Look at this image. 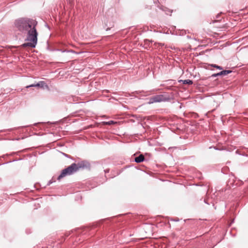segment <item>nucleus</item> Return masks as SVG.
Returning a JSON list of instances; mask_svg holds the SVG:
<instances>
[{"mask_svg":"<svg viewBox=\"0 0 248 248\" xmlns=\"http://www.w3.org/2000/svg\"><path fill=\"white\" fill-rule=\"evenodd\" d=\"M30 87H39L41 88H48V85L46 84V83L44 81H41L36 84H32L30 85L26 86L27 88Z\"/></svg>","mask_w":248,"mask_h":248,"instance_id":"nucleus-7","label":"nucleus"},{"mask_svg":"<svg viewBox=\"0 0 248 248\" xmlns=\"http://www.w3.org/2000/svg\"><path fill=\"white\" fill-rule=\"evenodd\" d=\"M186 37H187L188 39H191V37L190 36H189V35H187V36H186Z\"/></svg>","mask_w":248,"mask_h":248,"instance_id":"nucleus-20","label":"nucleus"},{"mask_svg":"<svg viewBox=\"0 0 248 248\" xmlns=\"http://www.w3.org/2000/svg\"><path fill=\"white\" fill-rule=\"evenodd\" d=\"M160 5H162L159 1L154 2V4L151 6H147L146 8L153 9L155 11V13H150V16L152 18H155L158 15H160L162 12L158 7Z\"/></svg>","mask_w":248,"mask_h":248,"instance_id":"nucleus-4","label":"nucleus"},{"mask_svg":"<svg viewBox=\"0 0 248 248\" xmlns=\"http://www.w3.org/2000/svg\"><path fill=\"white\" fill-rule=\"evenodd\" d=\"M145 160L144 156L143 155H140L139 156L135 158V161L136 163H141Z\"/></svg>","mask_w":248,"mask_h":248,"instance_id":"nucleus-9","label":"nucleus"},{"mask_svg":"<svg viewBox=\"0 0 248 248\" xmlns=\"http://www.w3.org/2000/svg\"><path fill=\"white\" fill-rule=\"evenodd\" d=\"M158 8L160 10H161L163 12H164L165 14L167 15L171 16V13L173 11L172 10L169 9V8L164 6L163 5H160Z\"/></svg>","mask_w":248,"mask_h":248,"instance_id":"nucleus-8","label":"nucleus"},{"mask_svg":"<svg viewBox=\"0 0 248 248\" xmlns=\"http://www.w3.org/2000/svg\"><path fill=\"white\" fill-rule=\"evenodd\" d=\"M209 65L212 67L216 68L217 69L220 70H223V67L222 66H219L215 64H209Z\"/></svg>","mask_w":248,"mask_h":248,"instance_id":"nucleus-12","label":"nucleus"},{"mask_svg":"<svg viewBox=\"0 0 248 248\" xmlns=\"http://www.w3.org/2000/svg\"><path fill=\"white\" fill-rule=\"evenodd\" d=\"M37 24L35 20L28 17H21L15 20L14 25L16 29L22 34H26L25 41H30L23 44L21 47H35L38 34L36 29Z\"/></svg>","mask_w":248,"mask_h":248,"instance_id":"nucleus-1","label":"nucleus"},{"mask_svg":"<svg viewBox=\"0 0 248 248\" xmlns=\"http://www.w3.org/2000/svg\"><path fill=\"white\" fill-rule=\"evenodd\" d=\"M105 124H107V125H110L111 124H113L115 123L114 121H109L108 122H103Z\"/></svg>","mask_w":248,"mask_h":248,"instance_id":"nucleus-14","label":"nucleus"},{"mask_svg":"<svg viewBox=\"0 0 248 248\" xmlns=\"http://www.w3.org/2000/svg\"><path fill=\"white\" fill-rule=\"evenodd\" d=\"M179 82H182L184 84L191 85L193 84V81L190 79L180 80Z\"/></svg>","mask_w":248,"mask_h":248,"instance_id":"nucleus-11","label":"nucleus"},{"mask_svg":"<svg viewBox=\"0 0 248 248\" xmlns=\"http://www.w3.org/2000/svg\"><path fill=\"white\" fill-rule=\"evenodd\" d=\"M204 202H205V203H207V204H209V203H208L207 202H206L205 200H204Z\"/></svg>","mask_w":248,"mask_h":248,"instance_id":"nucleus-22","label":"nucleus"},{"mask_svg":"<svg viewBox=\"0 0 248 248\" xmlns=\"http://www.w3.org/2000/svg\"><path fill=\"white\" fill-rule=\"evenodd\" d=\"M104 172L105 173H108L109 172V170H104Z\"/></svg>","mask_w":248,"mask_h":248,"instance_id":"nucleus-19","label":"nucleus"},{"mask_svg":"<svg viewBox=\"0 0 248 248\" xmlns=\"http://www.w3.org/2000/svg\"><path fill=\"white\" fill-rule=\"evenodd\" d=\"M1 131H2V130H0V132H1Z\"/></svg>","mask_w":248,"mask_h":248,"instance_id":"nucleus-25","label":"nucleus"},{"mask_svg":"<svg viewBox=\"0 0 248 248\" xmlns=\"http://www.w3.org/2000/svg\"><path fill=\"white\" fill-rule=\"evenodd\" d=\"M159 44H160V45H161V46H163V45H164V44H161V43H160Z\"/></svg>","mask_w":248,"mask_h":248,"instance_id":"nucleus-23","label":"nucleus"},{"mask_svg":"<svg viewBox=\"0 0 248 248\" xmlns=\"http://www.w3.org/2000/svg\"><path fill=\"white\" fill-rule=\"evenodd\" d=\"M170 220L177 222L179 221V219L177 217H176L175 218H171Z\"/></svg>","mask_w":248,"mask_h":248,"instance_id":"nucleus-16","label":"nucleus"},{"mask_svg":"<svg viewBox=\"0 0 248 248\" xmlns=\"http://www.w3.org/2000/svg\"><path fill=\"white\" fill-rule=\"evenodd\" d=\"M175 81L174 80L170 79L164 81L161 86L165 87L168 90H173V85L175 84Z\"/></svg>","mask_w":248,"mask_h":248,"instance_id":"nucleus-5","label":"nucleus"},{"mask_svg":"<svg viewBox=\"0 0 248 248\" xmlns=\"http://www.w3.org/2000/svg\"><path fill=\"white\" fill-rule=\"evenodd\" d=\"M110 27H108L106 29V31H108L111 28H112V27H113V24H110L109 25Z\"/></svg>","mask_w":248,"mask_h":248,"instance_id":"nucleus-17","label":"nucleus"},{"mask_svg":"<svg viewBox=\"0 0 248 248\" xmlns=\"http://www.w3.org/2000/svg\"><path fill=\"white\" fill-rule=\"evenodd\" d=\"M55 182V180H54L53 179V178H52L51 180H50L47 184V186H50L51 184H52L53 183Z\"/></svg>","mask_w":248,"mask_h":248,"instance_id":"nucleus-15","label":"nucleus"},{"mask_svg":"<svg viewBox=\"0 0 248 248\" xmlns=\"http://www.w3.org/2000/svg\"><path fill=\"white\" fill-rule=\"evenodd\" d=\"M40 123H35V124H34V125H37L38 124H40Z\"/></svg>","mask_w":248,"mask_h":248,"instance_id":"nucleus-21","label":"nucleus"},{"mask_svg":"<svg viewBox=\"0 0 248 248\" xmlns=\"http://www.w3.org/2000/svg\"><path fill=\"white\" fill-rule=\"evenodd\" d=\"M62 154L64 156H65V157H66L67 158H72L69 155H68L65 153H62Z\"/></svg>","mask_w":248,"mask_h":248,"instance_id":"nucleus-18","label":"nucleus"},{"mask_svg":"<svg viewBox=\"0 0 248 248\" xmlns=\"http://www.w3.org/2000/svg\"><path fill=\"white\" fill-rule=\"evenodd\" d=\"M214 148L215 150H217V148L216 147H214Z\"/></svg>","mask_w":248,"mask_h":248,"instance_id":"nucleus-24","label":"nucleus"},{"mask_svg":"<svg viewBox=\"0 0 248 248\" xmlns=\"http://www.w3.org/2000/svg\"><path fill=\"white\" fill-rule=\"evenodd\" d=\"M157 102H170L174 99V94L172 93L164 92L162 94L155 95Z\"/></svg>","mask_w":248,"mask_h":248,"instance_id":"nucleus-3","label":"nucleus"},{"mask_svg":"<svg viewBox=\"0 0 248 248\" xmlns=\"http://www.w3.org/2000/svg\"><path fill=\"white\" fill-rule=\"evenodd\" d=\"M90 167V164L86 160H83L77 164L73 163L70 166L62 170L61 174L57 178L60 180L62 178L70 175L77 172L79 169H88Z\"/></svg>","mask_w":248,"mask_h":248,"instance_id":"nucleus-2","label":"nucleus"},{"mask_svg":"<svg viewBox=\"0 0 248 248\" xmlns=\"http://www.w3.org/2000/svg\"><path fill=\"white\" fill-rule=\"evenodd\" d=\"M66 1L67 4L70 5V6H73L74 3V0H66Z\"/></svg>","mask_w":248,"mask_h":248,"instance_id":"nucleus-13","label":"nucleus"},{"mask_svg":"<svg viewBox=\"0 0 248 248\" xmlns=\"http://www.w3.org/2000/svg\"><path fill=\"white\" fill-rule=\"evenodd\" d=\"M232 72V70H222L221 71L212 74L211 76H210L209 78H215L218 76H225L229 74H230Z\"/></svg>","mask_w":248,"mask_h":248,"instance_id":"nucleus-6","label":"nucleus"},{"mask_svg":"<svg viewBox=\"0 0 248 248\" xmlns=\"http://www.w3.org/2000/svg\"><path fill=\"white\" fill-rule=\"evenodd\" d=\"M157 101L155 95H154L149 99V104H151L154 103H157Z\"/></svg>","mask_w":248,"mask_h":248,"instance_id":"nucleus-10","label":"nucleus"}]
</instances>
